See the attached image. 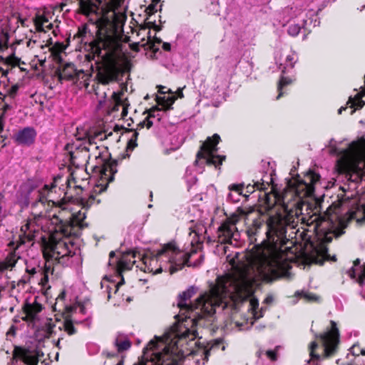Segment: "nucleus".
Returning a JSON list of instances; mask_svg holds the SVG:
<instances>
[{
    "label": "nucleus",
    "mask_w": 365,
    "mask_h": 365,
    "mask_svg": "<svg viewBox=\"0 0 365 365\" xmlns=\"http://www.w3.org/2000/svg\"><path fill=\"white\" fill-rule=\"evenodd\" d=\"M319 175L309 171L303 179L295 178L287 182V187L282 195H274L275 202L279 204L282 212L276 213L263 218H257L253 220L252 227L248 230L250 234L255 235L262 226L266 227L267 240L261 252L255 255L247 263L238 264L234 258L230 260L233 269V273L230 277H237L238 274H244L245 280L250 289V294L245 297H240L243 294L245 286L239 287V297H226L227 307L232 304L235 309L237 305L248 300V310L252 317L247 319L245 325L243 323L235 322V327L240 330L248 329L253 325L255 321L262 318L266 311V308L262 307L258 309L259 302L252 296L254 286L259 282H271L280 277H288L289 269L291 268L290 262L293 257L288 255V251L291 247H283L292 240L291 244L298 243L301 241L309 242L310 236L306 230H301L298 227V222L304 220L302 216V209L304 205V198L311 197L314 190V185L319 181Z\"/></svg>",
    "instance_id": "nucleus-1"
},
{
    "label": "nucleus",
    "mask_w": 365,
    "mask_h": 365,
    "mask_svg": "<svg viewBox=\"0 0 365 365\" xmlns=\"http://www.w3.org/2000/svg\"><path fill=\"white\" fill-rule=\"evenodd\" d=\"M319 175L309 171L303 179L295 178L287 182V187L282 195H274L275 202L279 204L282 212L276 213L263 218H257L253 220L252 227L248 230L250 234L255 235L262 226L266 227L267 240L261 252L255 255L247 263L238 264L234 258L230 260L233 269V273L230 277H237L238 274H244L245 280L250 289V294L245 297H240L243 294L245 286L239 287V297H226L227 307L232 304L235 309L237 305L248 300V310L252 317L247 319L245 325L243 323L235 322V327L240 330L248 329L253 325L255 321L262 318L266 311V308L262 307L258 309L259 302L252 296L254 286L259 282H271L280 277H288L289 269L291 268L290 262L293 257L288 255V251L291 247H283L292 240L291 244L298 243L301 241L309 242L310 236L306 230H301L298 227V222L304 220L302 216V209L304 205V198L311 197L314 190V185L319 181Z\"/></svg>",
    "instance_id": "nucleus-2"
},
{
    "label": "nucleus",
    "mask_w": 365,
    "mask_h": 365,
    "mask_svg": "<svg viewBox=\"0 0 365 365\" xmlns=\"http://www.w3.org/2000/svg\"><path fill=\"white\" fill-rule=\"evenodd\" d=\"M243 274L241 273L237 277H230V274L217 277L216 284L197 299L194 304L190 302L195 293L193 287L179 295L178 307L180 313L175 316L176 322L162 336H155L146 346L152 351L160 352L163 358V365H182L184 357L192 351L196 344L197 333L195 327L200 325V321L205 315L213 314L217 308L224 309L227 307V296L236 297L239 294V287L245 284V289L240 297L250 294Z\"/></svg>",
    "instance_id": "nucleus-3"
},
{
    "label": "nucleus",
    "mask_w": 365,
    "mask_h": 365,
    "mask_svg": "<svg viewBox=\"0 0 365 365\" xmlns=\"http://www.w3.org/2000/svg\"><path fill=\"white\" fill-rule=\"evenodd\" d=\"M56 190L54 182L36 190V198L31 207L33 219H29L21 226L19 240L9 243L11 250L4 259H0L1 272L13 269L20 259L17 250L21 245L33 240L39 229L48 234V241L43 250L47 264L55 262L63 266H78L81 263V257L71 242L66 238L60 239L56 235V230H62L63 227L59 224L58 213L61 200H57Z\"/></svg>",
    "instance_id": "nucleus-4"
},
{
    "label": "nucleus",
    "mask_w": 365,
    "mask_h": 365,
    "mask_svg": "<svg viewBox=\"0 0 365 365\" xmlns=\"http://www.w3.org/2000/svg\"><path fill=\"white\" fill-rule=\"evenodd\" d=\"M79 12L84 15L88 21L96 25L99 35V55L103 58L102 64L98 67L96 78L98 83L106 85L117 81L122 73L118 65L114 53L119 43L115 37V24L113 21L114 12L108 16L110 11H105L101 6L102 0H78Z\"/></svg>",
    "instance_id": "nucleus-5"
},
{
    "label": "nucleus",
    "mask_w": 365,
    "mask_h": 365,
    "mask_svg": "<svg viewBox=\"0 0 365 365\" xmlns=\"http://www.w3.org/2000/svg\"><path fill=\"white\" fill-rule=\"evenodd\" d=\"M191 237L190 251L180 250L174 242H169L161 246L156 251H153L151 257H143V266L141 267L144 272H152L153 274L162 272H169L173 274L181 269L185 265L188 267H197L203 259L202 255H200L199 259L192 262V258L202 247V241L198 233L195 230L190 232Z\"/></svg>",
    "instance_id": "nucleus-6"
},
{
    "label": "nucleus",
    "mask_w": 365,
    "mask_h": 365,
    "mask_svg": "<svg viewBox=\"0 0 365 365\" xmlns=\"http://www.w3.org/2000/svg\"><path fill=\"white\" fill-rule=\"evenodd\" d=\"M351 220H356L358 224L365 222V204H359L354 200L344 215L341 213L340 207L330 206L324 214H314L311 216L309 220L310 222L307 224H314V232L319 242L314 247L316 252L322 257H326L328 249L325 244L332 240L339 227H346Z\"/></svg>",
    "instance_id": "nucleus-7"
},
{
    "label": "nucleus",
    "mask_w": 365,
    "mask_h": 365,
    "mask_svg": "<svg viewBox=\"0 0 365 365\" xmlns=\"http://www.w3.org/2000/svg\"><path fill=\"white\" fill-rule=\"evenodd\" d=\"M327 152L336 157L339 173L349 175V179L358 182L363 178L365 169V138L362 137L350 143L331 139L327 146Z\"/></svg>",
    "instance_id": "nucleus-8"
},
{
    "label": "nucleus",
    "mask_w": 365,
    "mask_h": 365,
    "mask_svg": "<svg viewBox=\"0 0 365 365\" xmlns=\"http://www.w3.org/2000/svg\"><path fill=\"white\" fill-rule=\"evenodd\" d=\"M331 328L330 330L321 334L319 336L322 343L319 346L316 341H312L309 346V359L305 361L304 365H321V361L332 355L336 349L339 343V334L336 324L331 321Z\"/></svg>",
    "instance_id": "nucleus-9"
},
{
    "label": "nucleus",
    "mask_w": 365,
    "mask_h": 365,
    "mask_svg": "<svg viewBox=\"0 0 365 365\" xmlns=\"http://www.w3.org/2000/svg\"><path fill=\"white\" fill-rule=\"evenodd\" d=\"M58 213L60 217L59 224H61L63 227L62 230H56L58 237L62 240L68 239L81 257L79 250L69 238V236L73 234V230L75 227L83 229L88 226L87 223L84 222L86 217L85 210L81 209L76 212H73L71 205L65 200H61V203L58 205Z\"/></svg>",
    "instance_id": "nucleus-10"
},
{
    "label": "nucleus",
    "mask_w": 365,
    "mask_h": 365,
    "mask_svg": "<svg viewBox=\"0 0 365 365\" xmlns=\"http://www.w3.org/2000/svg\"><path fill=\"white\" fill-rule=\"evenodd\" d=\"M220 140V135L214 134L212 137H208L201 145L195 161L196 172L202 173L205 165H213L215 168L220 169V166L226 158L225 155L216 154L217 152V145Z\"/></svg>",
    "instance_id": "nucleus-11"
},
{
    "label": "nucleus",
    "mask_w": 365,
    "mask_h": 365,
    "mask_svg": "<svg viewBox=\"0 0 365 365\" xmlns=\"http://www.w3.org/2000/svg\"><path fill=\"white\" fill-rule=\"evenodd\" d=\"M238 215H232L219 227L217 230V252L219 254H227V245L237 246L240 238V232L236 227L239 220Z\"/></svg>",
    "instance_id": "nucleus-12"
},
{
    "label": "nucleus",
    "mask_w": 365,
    "mask_h": 365,
    "mask_svg": "<svg viewBox=\"0 0 365 365\" xmlns=\"http://www.w3.org/2000/svg\"><path fill=\"white\" fill-rule=\"evenodd\" d=\"M275 61L282 74L292 69L298 60L297 55L289 47L285 46L275 53Z\"/></svg>",
    "instance_id": "nucleus-13"
},
{
    "label": "nucleus",
    "mask_w": 365,
    "mask_h": 365,
    "mask_svg": "<svg viewBox=\"0 0 365 365\" xmlns=\"http://www.w3.org/2000/svg\"><path fill=\"white\" fill-rule=\"evenodd\" d=\"M102 181H105L106 185H98L94 192L101 193L107 187L108 183L114 179V175L117 173V162L115 160L105 161L99 167H96Z\"/></svg>",
    "instance_id": "nucleus-14"
},
{
    "label": "nucleus",
    "mask_w": 365,
    "mask_h": 365,
    "mask_svg": "<svg viewBox=\"0 0 365 365\" xmlns=\"http://www.w3.org/2000/svg\"><path fill=\"white\" fill-rule=\"evenodd\" d=\"M14 355L20 358L27 365H38V354L36 349H26L16 346L14 350Z\"/></svg>",
    "instance_id": "nucleus-15"
},
{
    "label": "nucleus",
    "mask_w": 365,
    "mask_h": 365,
    "mask_svg": "<svg viewBox=\"0 0 365 365\" xmlns=\"http://www.w3.org/2000/svg\"><path fill=\"white\" fill-rule=\"evenodd\" d=\"M163 357L158 351H152L148 347L143 349V356L133 365H163Z\"/></svg>",
    "instance_id": "nucleus-16"
},
{
    "label": "nucleus",
    "mask_w": 365,
    "mask_h": 365,
    "mask_svg": "<svg viewBox=\"0 0 365 365\" xmlns=\"http://www.w3.org/2000/svg\"><path fill=\"white\" fill-rule=\"evenodd\" d=\"M36 137V131L34 128L26 127L18 131L15 135V141L19 145H30Z\"/></svg>",
    "instance_id": "nucleus-17"
},
{
    "label": "nucleus",
    "mask_w": 365,
    "mask_h": 365,
    "mask_svg": "<svg viewBox=\"0 0 365 365\" xmlns=\"http://www.w3.org/2000/svg\"><path fill=\"white\" fill-rule=\"evenodd\" d=\"M348 275L361 285L365 284V264L360 266V260L357 259L354 262V265L347 271Z\"/></svg>",
    "instance_id": "nucleus-18"
},
{
    "label": "nucleus",
    "mask_w": 365,
    "mask_h": 365,
    "mask_svg": "<svg viewBox=\"0 0 365 365\" xmlns=\"http://www.w3.org/2000/svg\"><path fill=\"white\" fill-rule=\"evenodd\" d=\"M132 342L128 336L123 333H118L113 340V345L119 354L128 351L131 347Z\"/></svg>",
    "instance_id": "nucleus-19"
},
{
    "label": "nucleus",
    "mask_w": 365,
    "mask_h": 365,
    "mask_svg": "<svg viewBox=\"0 0 365 365\" xmlns=\"http://www.w3.org/2000/svg\"><path fill=\"white\" fill-rule=\"evenodd\" d=\"M11 53L9 56L4 58L0 56V66L4 65L6 66L19 67L21 71H25L24 68L20 67L21 63V58L15 56V46H11ZM22 63H24L22 62Z\"/></svg>",
    "instance_id": "nucleus-20"
},
{
    "label": "nucleus",
    "mask_w": 365,
    "mask_h": 365,
    "mask_svg": "<svg viewBox=\"0 0 365 365\" xmlns=\"http://www.w3.org/2000/svg\"><path fill=\"white\" fill-rule=\"evenodd\" d=\"M91 73L89 71L85 72L83 70L77 71L75 75V80L72 82L79 88H88L91 78Z\"/></svg>",
    "instance_id": "nucleus-21"
},
{
    "label": "nucleus",
    "mask_w": 365,
    "mask_h": 365,
    "mask_svg": "<svg viewBox=\"0 0 365 365\" xmlns=\"http://www.w3.org/2000/svg\"><path fill=\"white\" fill-rule=\"evenodd\" d=\"M77 70L72 63H66L58 74L59 81H73L75 80V75Z\"/></svg>",
    "instance_id": "nucleus-22"
},
{
    "label": "nucleus",
    "mask_w": 365,
    "mask_h": 365,
    "mask_svg": "<svg viewBox=\"0 0 365 365\" xmlns=\"http://www.w3.org/2000/svg\"><path fill=\"white\" fill-rule=\"evenodd\" d=\"M307 24V21L302 17L300 19H297V22L295 21L293 22H290L288 29L287 33L291 36H297L300 31Z\"/></svg>",
    "instance_id": "nucleus-23"
},
{
    "label": "nucleus",
    "mask_w": 365,
    "mask_h": 365,
    "mask_svg": "<svg viewBox=\"0 0 365 365\" xmlns=\"http://www.w3.org/2000/svg\"><path fill=\"white\" fill-rule=\"evenodd\" d=\"M229 188L230 192L227 195V199L233 202H239L242 192V185H231Z\"/></svg>",
    "instance_id": "nucleus-24"
},
{
    "label": "nucleus",
    "mask_w": 365,
    "mask_h": 365,
    "mask_svg": "<svg viewBox=\"0 0 365 365\" xmlns=\"http://www.w3.org/2000/svg\"><path fill=\"white\" fill-rule=\"evenodd\" d=\"M127 257V256H123L120 259H118L116 262V269L118 272H121L124 270L130 269L132 268L134 261H131Z\"/></svg>",
    "instance_id": "nucleus-25"
},
{
    "label": "nucleus",
    "mask_w": 365,
    "mask_h": 365,
    "mask_svg": "<svg viewBox=\"0 0 365 365\" xmlns=\"http://www.w3.org/2000/svg\"><path fill=\"white\" fill-rule=\"evenodd\" d=\"M74 319L66 318L63 323L58 326L59 330H63L68 335H73L76 333V330L73 326Z\"/></svg>",
    "instance_id": "nucleus-26"
},
{
    "label": "nucleus",
    "mask_w": 365,
    "mask_h": 365,
    "mask_svg": "<svg viewBox=\"0 0 365 365\" xmlns=\"http://www.w3.org/2000/svg\"><path fill=\"white\" fill-rule=\"evenodd\" d=\"M123 283V279L120 282L115 283L113 282H108L106 279H103L101 282V287H106V291L108 292V299L110 298V293L112 290H114V292L116 293L119 289V287Z\"/></svg>",
    "instance_id": "nucleus-27"
},
{
    "label": "nucleus",
    "mask_w": 365,
    "mask_h": 365,
    "mask_svg": "<svg viewBox=\"0 0 365 365\" xmlns=\"http://www.w3.org/2000/svg\"><path fill=\"white\" fill-rule=\"evenodd\" d=\"M294 7H295L294 11L293 10V7H289V6L285 7L282 10L284 21H288L289 19L293 18L294 16L297 17V14H294V13L296 12V10L297 9L298 6H299V1H297L296 2H294Z\"/></svg>",
    "instance_id": "nucleus-28"
},
{
    "label": "nucleus",
    "mask_w": 365,
    "mask_h": 365,
    "mask_svg": "<svg viewBox=\"0 0 365 365\" xmlns=\"http://www.w3.org/2000/svg\"><path fill=\"white\" fill-rule=\"evenodd\" d=\"M41 311V306L38 304H36V307L32 305H28L25 309V312L26 314V318L30 320H34L37 314Z\"/></svg>",
    "instance_id": "nucleus-29"
},
{
    "label": "nucleus",
    "mask_w": 365,
    "mask_h": 365,
    "mask_svg": "<svg viewBox=\"0 0 365 365\" xmlns=\"http://www.w3.org/2000/svg\"><path fill=\"white\" fill-rule=\"evenodd\" d=\"M292 80L289 77H285L283 75L281 76L280 80L279 81L278 86H277V91L279 92L277 99H279L281 96L284 94V88L286 86L292 83Z\"/></svg>",
    "instance_id": "nucleus-30"
},
{
    "label": "nucleus",
    "mask_w": 365,
    "mask_h": 365,
    "mask_svg": "<svg viewBox=\"0 0 365 365\" xmlns=\"http://www.w3.org/2000/svg\"><path fill=\"white\" fill-rule=\"evenodd\" d=\"M176 99L175 96H164L161 98H160V104L164 110H169L170 109L172 105L174 103Z\"/></svg>",
    "instance_id": "nucleus-31"
},
{
    "label": "nucleus",
    "mask_w": 365,
    "mask_h": 365,
    "mask_svg": "<svg viewBox=\"0 0 365 365\" xmlns=\"http://www.w3.org/2000/svg\"><path fill=\"white\" fill-rule=\"evenodd\" d=\"M48 24V21L43 16H39L35 19V26L38 31H45V26Z\"/></svg>",
    "instance_id": "nucleus-32"
},
{
    "label": "nucleus",
    "mask_w": 365,
    "mask_h": 365,
    "mask_svg": "<svg viewBox=\"0 0 365 365\" xmlns=\"http://www.w3.org/2000/svg\"><path fill=\"white\" fill-rule=\"evenodd\" d=\"M7 86L6 84L4 85V90L6 94H8L10 97L14 98L18 93L20 85L19 83L13 84L10 88H6Z\"/></svg>",
    "instance_id": "nucleus-33"
},
{
    "label": "nucleus",
    "mask_w": 365,
    "mask_h": 365,
    "mask_svg": "<svg viewBox=\"0 0 365 365\" xmlns=\"http://www.w3.org/2000/svg\"><path fill=\"white\" fill-rule=\"evenodd\" d=\"M295 295L303 297L308 302H313L317 299V297L315 294L305 291H297Z\"/></svg>",
    "instance_id": "nucleus-34"
},
{
    "label": "nucleus",
    "mask_w": 365,
    "mask_h": 365,
    "mask_svg": "<svg viewBox=\"0 0 365 365\" xmlns=\"http://www.w3.org/2000/svg\"><path fill=\"white\" fill-rule=\"evenodd\" d=\"M350 353L348 354V356L347 357L349 358L350 357V354H351V356H365V350L364 349H362L359 347V346L358 345H354L350 349Z\"/></svg>",
    "instance_id": "nucleus-35"
},
{
    "label": "nucleus",
    "mask_w": 365,
    "mask_h": 365,
    "mask_svg": "<svg viewBox=\"0 0 365 365\" xmlns=\"http://www.w3.org/2000/svg\"><path fill=\"white\" fill-rule=\"evenodd\" d=\"M161 0H152V2L149 4L147 8L149 14L155 13L158 10V7L161 6L158 5Z\"/></svg>",
    "instance_id": "nucleus-36"
},
{
    "label": "nucleus",
    "mask_w": 365,
    "mask_h": 365,
    "mask_svg": "<svg viewBox=\"0 0 365 365\" xmlns=\"http://www.w3.org/2000/svg\"><path fill=\"white\" fill-rule=\"evenodd\" d=\"M9 36L7 34L0 36V52L8 48Z\"/></svg>",
    "instance_id": "nucleus-37"
},
{
    "label": "nucleus",
    "mask_w": 365,
    "mask_h": 365,
    "mask_svg": "<svg viewBox=\"0 0 365 365\" xmlns=\"http://www.w3.org/2000/svg\"><path fill=\"white\" fill-rule=\"evenodd\" d=\"M88 31V26L86 24H83L81 27H79L78 31V35L79 38H81L82 41L83 40L84 37H86Z\"/></svg>",
    "instance_id": "nucleus-38"
},
{
    "label": "nucleus",
    "mask_w": 365,
    "mask_h": 365,
    "mask_svg": "<svg viewBox=\"0 0 365 365\" xmlns=\"http://www.w3.org/2000/svg\"><path fill=\"white\" fill-rule=\"evenodd\" d=\"M152 116H153V115H152L151 112H150L148 116L143 122H141L139 125H140L142 127L145 125L147 127V128H150L153 125V121L150 120V118Z\"/></svg>",
    "instance_id": "nucleus-39"
},
{
    "label": "nucleus",
    "mask_w": 365,
    "mask_h": 365,
    "mask_svg": "<svg viewBox=\"0 0 365 365\" xmlns=\"http://www.w3.org/2000/svg\"><path fill=\"white\" fill-rule=\"evenodd\" d=\"M4 195L0 197V220H3L6 216V210L3 202Z\"/></svg>",
    "instance_id": "nucleus-40"
},
{
    "label": "nucleus",
    "mask_w": 365,
    "mask_h": 365,
    "mask_svg": "<svg viewBox=\"0 0 365 365\" xmlns=\"http://www.w3.org/2000/svg\"><path fill=\"white\" fill-rule=\"evenodd\" d=\"M70 312H80L81 313L85 314H86V309L83 306H81L79 304L75 306L74 307H71L70 309H69Z\"/></svg>",
    "instance_id": "nucleus-41"
},
{
    "label": "nucleus",
    "mask_w": 365,
    "mask_h": 365,
    "mask_svg": "<svg viewBox=\"0 0 365 365\" xmlns=\"http://www.w3.org/2000/svg\"><path fill=\"white\" fill-rule=\"evenodd\" d=\"M227 86V81L226 80L222 81L220 84L217 85L215 87V90L217 93H220L224 91L225 88Z\"/></svg>",
    "instance_id": "nucleus-42"
},
{
    "label": "nucleus",
    "mask_w": 365,
    "mask_h": 365,
    "mask_svg": "<svg viewBox=\"0 0 365 365\" xmlns=\"http://www.w3.org/2000/svg\"><path fill=\"white\" fill-rule=\"evenodd\" d=\"M266 356L272 361L277 360V353L274 350H268L265 352Z\"/></svg>",
    "instance_id": "nucleus-43"
},
{
    "label": "nucleus",
    "mask_w": 365,
    "mask_h": 365,
    "mask_svg": "<svg viewBox=\"0 0 365 365\" xmlns=\"http://www.w3.org/2000/svg\"><path fill=\"white\" fill-rule=\"evenodd\" d=\"M115 256V252L112 251L110 252V255H109L110 259H109L108 264L110 266H114L116 267V262H117L118 259H115V260L113 259Z\"/></svg>",
    "instance_id": "nucleus-44"
},
{
    "label": "nucleus",
    "mask_w": 365,
    "mask_h": 365,
    "mask_svg": "<svg viewBox=\"0 0 365 365\" xmlns=\"http://www.w3.org/2000/svg\"><path fill=\"white\" fill-rule=\"evenodd\" d=\"M40 271L41 268L39 267H37L36 268L32 267L31 269L29 267H26V272L32 275Z\"/></svg>",
    "instance_id": "nucleus-45"
},
{
    "label": "nucleus",
    "mask_w": 365,
    "mask_h": 365,
    "mask_svg": "<svg viewBox=\"0 0 365 365\" xmlns=\"http://www.w3.org/2000/svg\"><path fill=\"white\" fill-rule=\"evenodd\" d=\"M162 48L165 51H170L171 50V45L169 43L164 42L162 45Z\"/></svg>",
    "instance_id": "nucleus-46"
},
{
    "label": "nucleus",
    "mask_w": 365,
    "mask_h": 365,
    "mask_svg": "<svg viewBox=\"0 0 365 365\" xmlns=\"http://www.w3.org/2000/svg\"><path fill=\"white\" fill-rule=\"evenodd\" d=\"M56 327V325H53V327L49 326V327L48 329V332H47V334H46L47 337H49L53 332H55L54 329Z\"/></svg>",
    "instance_id": "nucleus-47"
},
{
    "label": "nucleus",
    "mask_w": 365,
    "mask_h": 365,
    "mask_svg": "<svg viewBox=\"0 0 365 365\" xmlns=\"http://www.w3.org/2000/svg\"><path fill=\"white\" fill-rule=\"evenodd\" d=\"M273 300H274L273 297H272V295H269V296H267V297L264 299V300L263 303H264V304H268L272 303V302H273Z\"/></svg>",
    "instance_id": "nucleus-48"
},
{
    "label": "nucleus",
    "mask_w": 365,
    "mask_h": 365,
    "mask_svg": "<svg viewBox=\"0 0 365 365\" xmlns=\"http://www.w3.org/2000/svg\"><path fill=\"white\" fill-rule=\"evenodd\" d=\"M36 43V40H34V39H32V38H30L29 41H27L26 42V45L28 47H30V48H33L34 47V45Z\"/></svg>",
    "instance_id": "nucleus-49"
},
{
    "label": "nucleus",
    "mask_w": 365,
    "mask_h": 365,
    "mask_svg": "<svg viewBox=\"0 0 365 365\" xmlns=\"http://www.w3.org/2000/svg\"><path fill=\"white\" fill-rule=\"evenodd\" d=\"M175 97L177 96L178 98H182L183 97L182 88H178V90L175 92Z\"/></svg>",
    "instance_id": "nucleus-50"
},
{
    "label": "nucleus",
    "mask_w": 365,
    "mask_h": 365,
    "mask_svg": "<svg viewBox=\"0 0 365 365\" xmlns=\"http://www.w3.org/2000/svg\"><path fill=\"white\" fill-rule=\"evenodd\" d=\"M93 139L92 138H89V144H90V147L88 150H90L91 149H92V148L93 147L95 149L98 150L99 148L98 146H96L95 145V143H93Z\"/></svg>",
    "instance_id": "nucleus-51"
},
{
    "label": "nucleus",
    "mask_w": 365,
    "mask_h": 365,
    "mask_svg": "<svg viewBox=\"0 0 365 365\" xmlns=\"http://www.w3.org/2000/svg\"><path fill=\"white\" fill-rule=\"evenodd\" d=\"M182 144V142L181 141H179V142H177L175 144H174L171 148H170V150H175L177 149H178L180 145Z\"/></svg>",
    "instance_id": "nucleus-52"
},
{
    "label": "nucleus",
    "mask_w": 365,
    "mask_h": 365,
    "mask_svg": "<svg viewBox=\"0 0 365 365\" xmlns=\"http://www.w3.org/2000/svg\"><path fill=\"white\" fill-rule=\"evenodd\" d=\"M254 187H256L259 190L264 189V184L263 183H259L258 182L255 183ZM252 187H253V186L252 187Z\"/></svg>",
    "instance_id": "nucleus-53"
},
{
    "label": "nucleus",
    "mask_w": 365,
    "mask_h": 365,
    "mask_svg": "<svg viewBox=\"0 0 365 365\" xmlns=\"http://www.w3.org/2000/svg\"><path fill=\"white\" fill-rule=\"evenodd\" d=\"M197 181V179L195 177H190V180H187V183L188 184H192V185H194Z\"/></svg>",
    "instance_id": "nucleus-54"
},
{
    "label": "nucleus",
    "mask_w": 365,
    "mask_h": 365,
    "mask_svg": "<svg viewBox=\"0 0 365 365\" xmlns=\"http://www.w3.org/2000/svg\"><path fill=\"white\" fill-rule=\"evenodd\" d=\"M15 331H16V328H15V327H14V326H12V327L9 329V331H8V334H15Z\"/></svg>",
    "instance_id": "nucleus-55"
},
{
    "label": "nucleus",
    "mask_w": 365,
    "mask_h": 365,
    "mask_svg": "<svg viewBox=\"0 0 365 365\" xmlns=\"http://www.w3.org/2000/svg\"><path fill=\"white\" fill-rule=\"evenodd\" d=\"M63 335H62V336H61L60 337H58V341H57V343H56V346H57L59 349L61 348V346H60L61 341V340H63Z\"/></svg>",
    "instance_id": "nucleus-56"
},
{
    "label": "nucleus",
    "mask_w": 365,
    "mask_h": 365,
    "mask_svg": "<svg viewBox=\"0 0 365 365\" xmlns=\"http://www.w3.org/2000/svg\"><path fill=\"white\" fill-rule=\"evenodd\" d=\"M32 182L28 181L26 183H25L24 186L27 188L31 189L32 187Z\"/></svg>",
    "instance_id": "nucleus-57"
},
{
    "label": "nucleus",
    "mask_w": 365,
    "mask_h": 365,
    "mask_svg": "<svg viewBox=\"0 0 365 365\" xmlns=\"http://www.w3.org/2000/svg\"><path fill=\"white\" fill-rule=\"evenodd\" d=\"M52 28H53V25L51 23H48V24H46L45 26V29H48V30L51 29Z\"/></svg>",
    "instance_id": "nucleus-58"
},
{
    "label": "nucleus",
    "mask_w": 365,
    "mask_h": 365,
    "mask_svg": "<svg viewBox=\"0 0 365 365\" xmlns=\"http://www.w3.org/2000/svg\"><path fill=\"white\" fill-rule=\"evenodd\" d=\"M139 44H140V43H136L133 44V47H132L133 49L137 51L138 50L137 47L139 46Z\"/></svg>",
    "instance_id": "nucleus-59"
},
{
    "label": "nucleus",
    "mask_w": 365,
    "mask_h": 365,
    "mask_svg": "<svg viewBox=\"0 0 365 365\" xmlns=\"http://www.w3.org/2000/svg\"><path fill=\"white\" fill-rule=\"evenodd\" d=\"M346 110V107H341L339 110H338V113L339 114H341L342 113L343 110Z\"/></svg>",
    "instance_id": "nucleus-60"
},
{
    "label": "nucleus",
    "mask_w": 365,
    "mask_h": 365,
    "mask_svg": "<svg viewBox=\"0 0 365 365\" xmlns=\"http://www.w3.org/2000/svg\"><path fill=\"white\" fill-rule=\"evenodd\" d=\"M165 87H163L162 86V87H160L159 91L163 93H165L167 91H165Z\"/></svg>",
    "instance_id": "nucleus-61"
},
{
    "label": "nucleus",
    "mask_w": 365,
    "mask_h": 365,
    "mask_svg": "<svg viewBox=\"0 0 365 365\" xmlns=\"http://www.w3.org/2000/svg\"><path fill=\"white\" fill-rule=\"evenodd\" d=\"M165 87H163L162 86V87H160L159 91L163 93H165L167 91H165Z\"/></svg>",
    "instance_id": "nucleus-62"
},
{
    "label": "nucleus",
    "mask_w": 365,
    "mask_h": 365,
    "mask_svg": "<svg viewBox=\"0 0 365 365\" xmlns=\"http://www.w3.org/2000/svg\"><path fill=\"white\" fill-rule=\"evenodd\" d=\"M64 295H65V293L64 292H62L59 296H58V299H63L64 297Z\"/></svg>",
    "instance_id": "nucleus-63"
},
{
    "label": "nucleus",
    "mask_w": 365,
    "mask_h": 365,
    "mask_svg": "<svg viewBox=\"0 0 365 365\" xmlns=\"http://www.w3.org/2000/svg\"><path fill=\"white\" fill-rule=\"evenodd\" d=\"M116 365H123V360L121 359Z\"/></svg>",
    "instance_id": "nucleus-64"
}]
</instances>
